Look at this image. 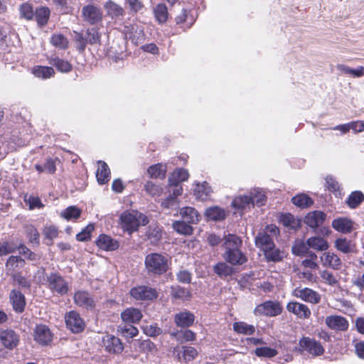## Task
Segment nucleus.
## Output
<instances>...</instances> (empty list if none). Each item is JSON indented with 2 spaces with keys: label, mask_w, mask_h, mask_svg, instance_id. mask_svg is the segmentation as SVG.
<instances>
[{
  "label": "nucleus",
  "mask_w": 364,
  "mask_h": 364,
  "mask_svg": "<svg viewBox=\"0 0 364 364\" xmlns=\"http://www.w3.org/2000/svg\"><path fill=\"white\" fill-rule=\"evenodd\" d=\"M171 294L174 298L182 300H188L191 296V294L188 289L180 286L172 287Z\"/></svg>",
  "instance_id": "nucleus-54"
},
{
  "label": "nucleus",
  "mask_w": 364,
  "mask_h": 364,
  "mask_svg": "<svg viewBox=\"0 0 364 364\" xmlns=\"http://www.w3.org/2000/svg\"><path fill=\"white\" fill-rule=\"evenodd\" d=\"M225 259L233 265H240L246 262L247 258L240 249L225 250Z\"/></svg>",
  "instance_id": "nucleus-24"
},
{
  "label": "nucleus",
  "mask_w": 364,
  "mask_h": 364,
  "mask_svg": "<svg viewBox=\"0 0 364 364\" xmlns=\"http://www.w3.org/2000/svg\"><path fill=\"white\" fill-rule=\"evenodd\" d=\"M354 223L348 218L341 217L332 221V227L338 232L346 234L353 230Z\"/></svg>",
  "instance_id": "nucleus-20"
},
{
  "label": "nucleus",
  "mask_w": 364,
  "mask_h": 364,
  "mask_svg": "<svg viewBox=\"0 0 364 364\" xmlns=\"http://www.w3.org/2000/svg\"><path fill=\"white\" fill-rule=\"evenodd\" d=\"M211 192L210 186L205 181L202 183H197L194 188L195 196L201 200H207L210 197Z\"/></svg>",
  "instance_id": "nucleus-34"
},
{
  "label": "nucleus",
  "mask_w": 364,
  "mask_h": 364,
  "mask_svg": "<svg viewBox=\"0 0 364 364\" xmlns=\"http://www.w3.org/2000/svg\"><path fill=\"white\" fill-rule=\"evenodd\" d=\"M194 315L189 311H182L176 314L174 317L176 324L179 327H188L194 322Z\"/></svg>",
  "instance_id": "nucleus-27"
},
{
  "label": "nucleus",
  "mask_w": 364,
  "mask_h": 364,
  "mask_svg": "<svg viewBox=\"0 0 364 364\" xmlns=\"http://www.w3.org/2000/svg\"><path fill=\"white\" fill-rule=\"evenodd\" d=\"M10 301L16 312L21 313L23 311L26 301L25 297L21 291L16 289L12 290L10 293Z\"/></svg>",
  "instance_id": "nucleus-23"
},
{
  "label": "nucleus",
  "mask_w": 364,
  "mask_h": 364,
  "mask_svg": "<svg viewBox=\"0 0 364 364\" xmlns=\"http://www.w3.org/2000/svg\"><path fill=\"white\" fill-rule=\"evenodd\" d=\"M189 173L187 170L183 168H177L171 174L168 178L170 184L180 183L181 182L187 181Z\"/></svg>",
  "instance_id": "nucleus-44"
},
{
  "label": "nucleus",
  "mask_w": 364,
  "mask_h": 364,
  "mask_svg": "<svg viewBox=\"0 0 364 364\" xmlns=\"http://www.w3.org/2000/svg\"><path fill=\"white\" fill-rule=\"evenodd\" d=\"M176 337V339L181 342L192 341L196 339L195 333L188 329L177 332Z\"/></svg>",
  "instance_id": "nucleus-61"
},
{
  "label": "nucleus",
  "mask_w": 364,
  "mask_h": 364,
  "mask_svg": "<svg viewBox=\"0 0 364 364\" xmlns=\"http://www.w3.org/2000/svg\"><path fill=\"white\" fill-rule=\"evenodd\" d=\"M266 260L269 262H279L284 257V252L277 248L275 245L274 247H270L262 251Z\"/></svg>",
  "instance_id": "nucleus-31"
},
{
  "label": "nucleus",
  "mask_w": 364,
  "mask_h": 364,
  "mask_svg": "<svg viewBox=\"0 0 364 364\" xmlns=\"http://www.w3.org/2000/svg\"><path fill=\"white\" fill-rule=\"evenodd\" d=\"M226 212L224 209L213 206L206 209L205 216L208 219L214 221L223 220L226 217Z\"/></svg>",
  "instance_id": "nucleus-32"
},
{
  "label": "nucleus",
  "mask_w": 364,
  "mask_h": 364,
  "mask_svg": "<svg viewBox=\"0 0 364 364\" xmlns=\"http://www.w3.org/2000/svg\"><path fill=\"white\" fill-rule=\"evenodd\" d=\"M293 296L307 303L317 304L321 301V295L310 288H296L292 292Z\"/></svg>",
  "instance_id": "nucleus-8"
},
{
  "label": "nucleus",
  "mask_w": 364,
  "mask_h": 364,
  "mask_svg": "<svg viewBox=\"0 0 364 364\" xmlns=\"http://www.w3.org/2000/svg\"><path fill=\"white\" fill-rule=\"evenodd\" d=\"M25 264V261L18 256H11L6 263V272L8 275L16 274L15 272L22 268Z\"/></svg>",
  "instance_id": "nucleus-25"
},
{
  "label": "nucleus",
  "mask_w": 364,
  "mask_h": 364,
  "mask_svg": "<svg viewBox=\"0 0 364 364\" xmlns=\"http://www.w3.org/2000/svg\"><path fill=\"white\" fill-rule=\"evenodd\" d=\"M276 349L269 347H259L255 350V354L257 357L272 358L277 355Z\"/></svg>",
  "instance_id": "nucleus-55"
},
{
  "label": "nucleus",
  "mask_w": 364,
  "mask_h": 364,
  "mask_svg": "<svg viewBox=\"0 0 364 364\" xmlns=\"http://www.w3.org/2000/svg\"><path fill=\"white\" fill-rule=\"evenodd\" d=\"M251 198V203L252 208L256 205L258 207L262 206L267 201V197L264 193L259 189H253L248 194Z\"/></svg>",
  "instance_id": "nucleus-37"
},
{
  "label": "nucleus",
  "mask_w": 364,
  "mask_h": 364,
  "mask_svg": "<svg viewBox=\"0 0 364 364\" xmlns=\"http://www.w3.org/2000/svg\"><path fill=\"white\" fill-rule=\"evenodd\" d=\"M149 223L148 218L138 210H130L122 212L119 216V226L122 230L132 235L136 232L140 226H144Z\"/></svg>",
  "instance_id": "nucleus-1"
},
{
  "label": "nucleus",
  "mask_w": 364,
  "mask_h": 364,
  "mask_svg": "<svg viewBox=\"0 0 364 364\" xmlns=\"http://www.w3.org/2000/svg\"><path fill=\"white\" fill-rule=\"evenodd\" d=\"M99 248L105 251H113L119 247V242L107 235H100L96 241Z\"/></svg>",
  "instance_id": "nucleus-21"
},
{
  "label": "nucleus",
  "mask_w": 364,
  "mask_h": 364,
  "mask_svg": "<svg viewBox=\"0 0 364 364\" xmlns=\"http://www.w3.org/2000/svg\"><path fill=\"white\" fill-rule=\"evenodd\" d=\"M81 214V210L75 206H69L60 213V216L67 220H76Z\"/></svg>",
  "instance_id": "nucleus-53"
},
{
  "label": "nucleus",
  "mask_w": 364,
  "mask_h": 364,
  "mask_svg": "<svg viewBox=\"0 0 364 364\" xmlns=\"http://www.w3.org/2000/svg\"><path fill=\"white\" fill-rule=\"evenodd\" d=\"M336 69L342 75H346L352 77H361L364 75V67L359 66L357 68H351L344 64H338Z\"/></svg>",
  "instance_id": "nucleus-28"
},
{
  "label": "nucleus",
  "mask_w": 364,
  "mask_h": 364,
  "mask_svg": "<svg viewBox=\"0 0 364 364\" xmlns=\"http://www.w3.org/2000/svg\"><path fill=\"white\" fill-rule=\"evenodd\" d=\"M326 219V214L321 211L315 210L309 212L304 218V223L309 227L316 229L323 224Z\"/></svg>",
  "instance_id": "nucleus-18"
},
{
  "label": "nucleus",
  "mask_w": 364,
  "mask_h": 364,
  "mask_svg": "<svg viewBox=\"0 0 364 364\" xmlns=\"http://www.w3.org/2000/svg\"><path fill=\"white\" fill-rule=\"evenodd\" d=\"M279 235V230L275 225H268L256 236L255 239V245L261 251L274 247L275 245L274 240L276 239Z\"/></svg>",
  "instance_id": "nucleus-3"
},
{
  "label": "nucleus",
  "mask_w": 364,
  "mask_h": 364,
  "mask_svg": "<svg viewBox=\"0 0 364 364\" xmlns=\"http://www.w3.org/2000/svg\"><path fill=\"white\" fill-rule=\"evenodd\" d=\"M364 200V195L362 192L356 191L350 193L347 199V204L351 208H355Z\"/></svg>",
  "instance_id": "nucleus-51"
},
{
  "label": "nucleus",
  "mask_w": 364,
  "mask_h": 364,
  "mask_svg": "<svg viewBox=\"0 0 364 364\" xmlns=\"http://www.w3.org/2000/svg\"><path fill=\"white\" fill-rule=\"evenodd\" d=\"M144 262L147 271L154 274H163L168 269V258L165 255L156 252L148 254Z\"/></svg>",
  "instance_id": "nucleus-2"
},
{
  "label": "nucleus",
  "mask_w": 364,
  "mask_h": 364,
  "mask_svg": "<svg viewBox=\"0 0 364 364\" xmlns=\"http://www.w3.org/2000/svg\"><path fill=\"white\" fill-rule=\"evenodd\" d=\"M173 354L180 362L187 363L196 358L198 351L191 346H177L173 348Z\"/></svg>",
  "instance_id": "nucleus-17"
},
{
  "label": "nucleus",
  "mask_w": 364,
  "mask_h": 364,
  "mask_svg": "<svg viewBox=\"0 0 364 364\" xmlns=\"http://www.w3.org/2000/svg\"><path fill=\"white\" fill-rule=\"evenodd\" d=\"M153 12L156 21L159 23L166 22L168 17L167 6L165 4H158L153 9Z\"/></svg>",
  "instance_id": "nucleus-36"
},
{
  "label": "nucleus",
  "mask_w": 364,
  "mask_h": 364,
  "mask_svg": "<svg viewBox=\"0 0 364 364\" xmlns=\"http://www.w3.org/2000/svg\"><path fill=\"white\" fill-rule=\"evenodd\" d=\"M121 318L124 323H134L141 320L142 314L138 309L128 308L121 314Z\"/></svg>",
  "instance_id": "nucleus-26"
},
{
  "label": "nucleus",
  "mask_w": 364,
  "mask_h": 364,
  "mask_svg": "<svg viewBox=\"0 0 364 364\" xmlns=\"http://www.w3.org/2000/svg\"><path fill=\"white\" fill-rule=\"evenodd\" d=\"M50 43L53 46L60 49H65L68 46V41L62 34H53L50 39Z\"/></svg>",
  "instance_id": "nucleus-57"
},
{
  "label": "nucleus",
  "mask_w": 364,
  "mask_h": 364,
  "mask_svg": "<svg viewBox=\"0 0 364 364\" xmlns=\"http://www.w3.org/2000/svg\"><path fill=\"white\" fill-rule=\"evenodd\" d=\"M43 234L46 238L49 240L50 244H52L53 240L56 238L58 235V230L57 227L53 225H46L43 229Z\"/></svg>",
  "instance_id": "nucleus-63"
},
{
  "label": "nucleus",
  "mask_w": 364,
  "mask_h": 364,
  "mask_svg": "<svg viewBox=\"0 0 364 364\" xmlns=\"http://www.w3.org/2000/svg\"><path fill=\"white\" fill-rule=\"evenodd\" d=\"M232 205L242 211L250 210L252 208L251 198L249 197V195H242L235 197L232 201Z\"/></svg>",
  "instance_id": "nucleus-29"
},
{
  "label": "nucleus",
  "mask_w": 364,
  "mask_h": 364,
  "mask_svg": "<svg viewBox=\"0 0 364 364\" xmlns=\"http://www.w3.org/2000/svg\"><path fill=\"white\" fill-rule=\"evenodd\" d=\"M323 266L330 267L333 269H340L342 262L339 257L333 252H326L320 257Z\"/></svg>",
  "instance_id": "nucleus-19"
},
{
  "label": "nucleus",
  "mask_w": 364,
  "mask_h": 364,
  "mask_svg": "<svg viewBox=\"0 0 364 364\" xmlns=\"http://www.w3.org/2000/svg\"><path fill=\"white\" fill-rule=\"evenodd\" d=\"M130 294L136 300H151L157 296L156 289L146 286H139L132 288Z\"/></svg>",
  "instance_id": "nucleus-13"
},
{
  "label": "nucleus",
  "mask_w": 364,
  "mask_h": 364,
  "mask_svg": "<svg viewBox=\"0 0 364 364\" xmlns=\"http://www.w3.org/2000/svg\"><path fill=\"white\" fill-rule=\"evenodd\" d=\"M233 329L237 333L245 335H252L255 331V328L253 325L247 324L242 321L234 323Z\"/></svg>",
  "instance_id": "nucleus-49"
},
{
  "label": "nucleus",
  "mask_w": 364,
  "mask_h": 364,
  "mask_svg": "<svg viewBox=\"0 0 364 364\" xmlns=\"http://www.w3.org/2000/svg\"><path fill=\"white\" fill-rule=\"evenodd\" d=\"M45 281L47 287L53 293L63 296L69 291L70 287L68 282L58 273L52 272L47 274Z\"/></svg>",
  "instance_id": "nucleus-4"
},
{
  "label": "nucleus",
  "mask_w": 364,
  "mask_h": 364,
  "mask_svg": "<svg viewBox=\"0 0 364 364\" xmlns=\"http://www.w3.org/2000/svg\"><path fill=\"white\" fill-rule=\"evenodd\" d=\"M172 227L175 231L181 235H190L193 232L191 224L183 220L174 221Z\"/></svg>",
  "instance_id": "nucleus-42"
},
{
  "label": "nucleus",
  "mask_w": 364,
  "mask_h": 364,
  "mask_svg": "<svg viewBox=\"0 0 364 364\" xmlns=\"http://www.w3.org/2000/svg\"><path fill=\"white\" fill-rule=\"evenodd\" d=\"M291 202L294 205L301 208H309L314 203V200L305 193L296 195L291 198Z\"/></svg>",
  "instance_id": "nucleus-38"
},
{
  "label": "nucleus",
  "mask_w": 364,
  "mask_h": 364,
  "mask_svg": "<svg viewBox=\"0 0 364 364\" xmlns=\"http://www.w3.org/2000/svg\"><path fill=\"white\" fill-rule=\"evenodd\" d=\"M33 338L38 344L48 346L52 341L53 333L48 326L38 325L34 330Z\"/></svg>",
  "instance_id": "nucleus-15"
},
{
  "label": "nucleus",
  "mask_w": 364,
  "mask_h": 364,
  "mask_svg": "<svg viewBox=\"0 0 364 364\" xmlns=\"http://www.w3.org/2000/svg\"><path fill=\"white\" fill-rule=\"evenodd\" d=\"M50 63L61 73H68L73 68L72 65L68 61L59 58L50 59Z\"/></svg>",
  "instance_id": "nucleus-47"
},
{
  "label": "nucleus",
  "mask_w": 364,
  "mask_h": 364,
  "mask_svg": "<svg viewBox=\"0 0 364 364\" xmlns=\"http://www.w3.org/2000/svg\"><path fill=\"white\" fill-rule=\"evenodd\" d=\"M287 310L300 319H307L311 314L310 309L306 304L294 301L287 304Z\"/></svg>",
  "instance_id": "nucleus-16"
},
{
  "label": "nucleus",
  "mask_w": 364,
  "mask_h": 364,
  "mask_svg": "<svg viewBox=\"0 0 364 364\" xmlns=\"http://www.w3.org/2000/svg\"><path fill=\"white\" fill-rule=\"evenodd\" d=\"M50 13V10L47 7L41 6L37 9L34 13L37 23L41 26L46 25L48 21Z\"/></svg>",
  "instance_id": "nucleus-48"
},
{
  "label": "nucleus",
  "mask_w": 364,
  "mask_h": 364,
  "mask_svg": "<svg viewBox=\"0 0 364 364\" xmlns=\"http://www.w3.org/2000/svg\"><path fill=\"white\" fill-rule=\"evenodd\" d=\"M93 230L94 226L92 225H87L80 232L77 234V240L80 242L87 241L90 239L91 233Z\"/></svg>",
  "instance_id": "nucleus-64"
},
{
  "label": "nucleus",
  "mask_w": 364,
  "mask_h": 364,
  "mask_svg": "<svg viewBox=\"0 0 364 364\" xmlns=\"http://www.w3.org/2000/svg\"><path fill=\"white\" fill-rule=\"evenodd\" d=\"M110 171L107 164L104 161H98V168L96 172L97 181L100 184H105L109 180Z\"/></svg>",
  "instance_id": "nucleus-30"
},
{
  "label": "nucleus",
  "mask_w": 364,
  "mask_h": 364,
  "mask_svg": "<svg viewBox=\"0 0 364 364\" xmlns=\"http://www.w3.org/2000/svg\"><path fill=\"white\" fill-rule=\"evenodd\" d=\"M282 307L279 302L276 301H267L262 304L257 305L254 314L256 316H277L281 314Z\"/></svg>",
  "instance_id": "nucleus-5"
},
{
  "label": "nucleus",
  "mask_w": 364,
  "mask_h": 364,
  "mask_svg": "<svg viewBox=\"0 0 364 364\" xmlns=\"http://www.w3.org/2000/svg\"><path fill=\"white\" fill-rule=\"evenodd\" d=\"M322 281L330 286H335L338 284V280L334 274L328 270H323L320 272Z\"/></svg>",
  "instance_id": "nucleus-62"
},
{
  "label": "nucleus",
  "mask_w": 364,
  "mask_h": 364,
  "mask_svg": "<svg viewBox=\"0 0 364 364\" xmlns=\"http://www.w3.org/2000/svg\"><path fill=\"white\" fill-rule=\"evenodd\" d=\"M20 15L21 18L26 20H31L34 16V11L31 4L23 3L19 8Z\"/></svg>",
  "instance_id": "nucleus-58"
},
{
  "label": "nucleus",
  "mask_w": 364,
  "mask_h": 364,
  "mask_svg": "<svg viewBox=\"0 0 364 364\" xmlns=\"http://www.w3.org/2000/svg\"><path fill=\"white\" fill-rule=\"evenodd\" d=\"M309 247L316 251H325L328 248V242L321 237L314 236L307 239Z\"/></svg>",
  "instance_id": "nucleus-33"
},
{
  "label": "nucleus",
  "mask_w": 364,
  "mask_h": 364,
  "mask_svg": "<svg viewBox=\"0 0 364 364\" xmlns=\"http://www.w3.org/2000/svg\"><path fill=\"white\" fill-rule=\"evenodd\" d=\"M147 172L151 178L163 179L166 176V168L162 164H157L151 166Z\"/></svg>",
  "instance_id": "nucleus-43"
},
{
  "label": "nucleus",
  "mask_w": 364,
  "mask_h": 364,
  "mask_svg": "<svg viewBox=\"0 0 364 364\" xmlns=\"http://www.w3.org/2000/svg\"><path fill=\"white\" fill-rule=\"evenodd\" d=\"M242 245V240L239 237L233 234H228L225 237L223 246L226 250H233L240 249Z\"/></svg>",
  "instance_id": "nucleus-41"
},
{
  "label": "nucleus",
  "mask_w": 364,
  "mask_h": 364,
  "mask_svg": "<svg viewBox=\"0 0 364 364\" xmlns=\"http://www.w3.org/2000/svg\"><path fill=\"white\" fill-rule=\"evenodd\" d=\"M65 323L68 328L73 333L81 332L85 328V322L79 313L70 311L65 314Z\"/></svg>",
  "instance_id": "nucleus-11"
},
{
  "label": "nucleus",
  "mask_w": 364,
  "mask_h": 364,
  "mask_svg": "<svg viewBox=\"0 0 364 364\" xmlns=\"http://www.w3.org/2000/svg\"><path fill=\"white\" fill-rule=\"evenodd\" d=\"M309 246L307 241L305 242L302 240L296 242L292 247V252L299 256H304L308 253Z\"/></svg>",
  "instance_id": "nucleus-60"
},
{
  "label": "nucleus",
  "mask_w": 364,
  "mask_h": 364,
  "mask_svg": "<svg viewBox=\"0 0 364 364\" xmlns=\"http://www.w3.org/2000/svg\"><path fill=\"white\" fill-rule=\"evenodd\" d=\"M102 346L109 353L119 354L124 350V345L118 337L106 334L102 337Z\"/></svg>",
  "instance_id": "nucleus-9"
},
{
  "label": "nucleus",
  "mask_w": 364,
  "mask_h": 364,
  "mask_svg": "<svg viewBox=\"0 0 364 364\" xmlns=\"http://www.w3.org/2000/svg\"><path fill=\"white\" fill-rule=\"evenodd\" d=\"M179 206V201L178 198L175 196H168L161 202V207L165 210H174Z\"/></svg>",
  "instance_id": "nucleus-59"
},
{
  "label": "nucleus",
  "mask_w": 364,
  "mask_h": 364,
  "mask_svg": "<svg viewBox=\"0 0 364 364\" xmlns=\"http://www.w3.org/2000/svg\"><path fill=\"white\" fill-rule=\"evenodd\" d=\"M179 215L181 219L190 224H196L200 220L198 212L193 207H183L180 209Z\"/></svg>",
  "instance_id": "nucleus-22"
},
{
  "label": "nucleus",
  "mask_w": 364,
  "mask_h": 364,
  "mask_svg": "<svg viewBox=\"0 0 364 364\" xmlns=\"http://www.w3.org/2000/svg\"><path fill=\"white\" fill-rule=\"evenodd\" d=\"M87 41L89 44H100L101 42V33L99 31V28L92 27L87 28L85 31Z\"/></svg>",
  "instance_id": "nucleus-50"
},
{
  "label": "nucleus",
  "mask_w": 364,
  "mask_h": 364,
  "mask_svg": "<svg viewBox=\"0 0 364 364\" xmlns=\"http://www.w3.org/2000/svg\"><path fill=\"white\" fill-rule=\"evenodd\" d=\"M279 221L284 227L290 230H297L301 225L300 220L295 218L294 216L290 213L281 215Z\"/></svg>",
  "instance_id": "nucleus-35"
},
{
  "label": "nucleus",
  "mask_w": 364,
  "mask_h": 364,
  "mask_svg": "<svg viewBox=\"0 0 364 364\" xmlns=\"http://www.w3.org/2000/svg\"><path fill=\"white\" fill-rule=\"evenodd\" d=\"M32 73L36 77L48 79L53 76L55 71L51 67L38 65L32 69Z\"/></svg>",
  "instance_id": "nucleus-39"
},
{
  "label": "nucleus",
  "mask_w": 364,
  "mask_h": 364,
  "mask_svg": "<svg viewBox=\"0 0 364 364\" xmlns=\"http://www.w3.org/2000/svg\"><path fill=\"white\" fill-rule=\"evenodd\" d=\"M300 348L314 356L321 355L324 348L321 343L309 337H303L299 341Z\"/></svg>",
  "instance_id": "nucleus-12"
},
{
  "label": "nucleus",
  "mask_w": 364,
  "mask_h": 364,
  "mask_svg": "<svg viewBox=\"0 0 364 364\" xmlns=\"http://www.w3.org/2000/svg\"><path fill=\"white\" fill-rule=\"evenodd\" d=\"M105 8L107 14L112 18L122 16L124 14L123 8L112 1L106 2Z\"/></svg>",
  "instance_id": "nucleus-40"
},
{
  "label": "nucleus",
  "mask_w": 364,
  "mask_h": 364,
  "mask_svg": "<svg viewBox=\"0 0 364 364\" xmlns=\"http://www.w3.org/2000/svg\"><path fill=\"white\" fill-rule=\"evenodd\" d=\"M73 301L77 306L86 310H93L95 307V297L87 291L78 290L75 292Z\"/></svg>",
  "instance_id": "nucleus-6"
},
{
  "label": "nucleus",
  "mask_w": 364,
  "mask_h": 364,
  "mask_svg": "<svg viewBox=\"0 0 364 364\" xmlns=\"http://www.w3.org/2000/svg\"><path fill=\"white\" fill-rule=\"evenodd\" d=\"M335 247L343 253L347 254L353 252L355 246L346 238H338L335 241Z\"/></svg>",
  "instance_id": "nucleus-46"
},
{
  "label": "nucleus",
  "mask_w": 364,
  "mask_h": 364,
  "mask_svg": "<svg viewBox=\"0 0 364 364\" xmlns=\"http://www.w3.org/2000/svg\"><path fill=\"white\" fill-rule=\"evenodd\" d=\"M82 16L85 21L90 25H95L102 19L101 9L93 4H88L82 7Z\"/></svg>",
  "instance_id": "nucleus-7"
},
{
  "label": "nucleus",
  "mask_w": 364,
  "mask_h": 364,
  "mask_svg": "<svg viewBox=\"0 0 364 364\" xmlns=\"http://www.w3.org/2000/svg\"><path fill=\"white\" fill-rule=\"evenodd\" d=\"M326 325L331 330L336 331H347L349 326L347 319L339 315L328 316L325 318Z\"/></svg>",
  "instance_id": "nucleus-14"
},
{
  "label": "nucleus",
  "mask_w": 364,
  "mask_h": 364,
  "mask_svg": "<svg viewBox=\"0 0 364 364\" xmlns=\"http://www.w3.org/2000/svg\"><path fill=\"white\" fill-rule=\"evenodd\" d=\"M119 333L125 338H134L137 336L139 331L132 323H125L118 326Z\"/></svg>",
  "instance_id": "nucleus-45"
},
{
  "label": "nucleus",
  "mask_w": 364,
  "mask_h": 364,
  "mask_svg": "<svg viewBox=\"0 0 364 364\" xmlns=\"http://www.w3.org/2000/svg\"><path fill=\"white\" fill-rule=\"evenodd\" d=\"M19 336L12 329L0 328V343L7 349L13 350L19 343Z\"/></svg>",
  "instance_id": "nucleus-10"
},
{
  "label": "nucleus",
  "mask_w": 364,
  "mask_h": 364,
  "mask_svg": "<svg viewBox=\"0 0 364 364\" xmlns=\"http://www.w3.org/2000/svg\"><path fill=\"white\" fill-rule=\"evenodd\" d=\"M146 236L152 245H156L161 238L162 230L158 226L149 227Z\"/></svg>",
  "instance_id": "nucleus-52"
},
{
  "label": "nucleus",
  "mask_w": 364,
  "mask_h": 364,
  "mask_svg": "<svg viewBox=\"0 0 364 364\" xmlns=\"http://www.w3.org/2000/svg\"><path fill=\"white\" fill-rule=\"evenodd\" d=\"M214 272L220 277H225L232 274V268L225 262H220L214 267Z\"/></svg>",
  "instance_id": "nucleus-56"
}]
</instances>
